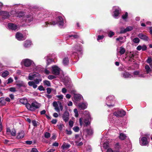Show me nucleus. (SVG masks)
Here are the masks:
<instances>
[{
    "label": "nucleus",
    "mask_w": 152,
    "mask_h": 152,
    "mask_svg": "<svg viewBox=\"0 0 152 152\" xmlns=\"http://www.w3.org/2000/svg\"><path fill=\"white\" fill-rule=\"evenodd\" d=\"M45 26H46L48 25H54L56 24H58L59 26H62L64 24L63 20L61 16H58L56 18L55 20L53 21H49L45 23Z\"/></svg>",
    "instance_id": "nucleus-1"
},
{
    "label": "nucleus",
    "mask_w": 152,
    "mask_h": 152,
    "mask_svg": "<svg viewBox=\"0 0 152 152\" xmlns=\"http://www.w3.org/2000/svg\"><path fill=\"white\" fill-rule=\"evenodd\" d=\"M126 114V112L123 110H118L114 112L113 113V115L112 114H110L108 118L110 121H112L114 120V117H113V115L119 118L125 116Z\"/></svg>",
    "instance_id": "nucleus-2"
},
{
    "label": "nucleus",
    "mask_w": 152,
    "mask_h": 152,
    "mask_svg": "<svg viewBox=\"0 0 152 152\" xmlns=\"http://www.w3.org/2000/svg\"><path fill=\"white\" fill-rule=\"evenodd\" d=\"M106 104L109 107H113L115 104V97L113 95H110L106 98Z\"/></svg>",
    "instance_id": "nucleus-3"
},
{
    "label": "nucleus",
    "mask_w": 152,
    "mask_h": 152,
    "mask_svg": "<svg viewBox=\"0 0 152 152\" xmlns=\"http://www.w3.org/2000/svg\"><path fill=\"white\" fill-rule=\"evenodd\" d=\"M40 106V104L36 102H32L31 104H26V107L28 110L33 111L36 109L39 108Z\"/></svg>",
    "instance_id": "nucleus-4"
},
{
    "label": "nucleus",
    "mask_w": 152,
    "mask_h": 152,
    "mask_svg": "<svg viewBox=\"0 0 152 152\" xmlns=\"http://www.w3.org/2000/svg\"><path fill=\"white\" fill-rule=\"evenodd\" d=\"M15 13V11L13 10L11 11L10 13L6 11L1 10L0 11V16L3 19H5L9 18L11 15L14 16Z\"/></svg>",
    "instance_id": "nucleus-5"
},
{
    "label": "nucleus",
    "mask_w": 152,
    "mask_h": 152,
    "mask_svg": "<svg viewBox=\"0 0 152 152\" xmlns=\"http://www.w3.org/2000/svg\"><path fill=\"white\" fill-rule=\"evenodd\" d=\"M21 62L23 63L24 65L26 67H29L31 65H32L33 67L35 66L34 62L29 59H24L22 60Z\"/></svg>",
    "instance_id": "nucleus-6"
},
{
    "label": "nucleus",
    "mask_w": 152,
    "mask_h": 152,
    "mask_svg": "<svg viewBox=\"0 0 152 152\" xmlns=\"http://www.w3.org/2000/svg\"><path fill=\"white\" fill-rule=\"evenodd\" d=\"M90 117H86L84 119L83 122L82 120H83V119L80 118L79 119V122L80 125L82 126L83 125H84L85 126H87L89 125L90 124Z\"/></svg>",
    "instance_id": "nucleus-7"
},
{
    "label": "nucleus",
    "mask_w": 152,
    "mask_h": 152,
    "mask_svg": "<svg viewBox=\"0 0 152 152\" xmlns=\"http://www.w3.org/2000/svg\"><path fill=\"white\" fill-rule=\"evenodd\" d=\"M24 20L26 22L30 23L34 19L33 14L31 13H30L28 15H26L23 18Z\"/></svg>",
    "instance_id": "nucleus-8"
},
{
    "label": "nucleus",
    "mask_w": 152,
    "mask_h": 152,
    "mask_svg": "<svg viewBox=\"0 0 152 152\" xmlns=\"http://www.w3.org/2000/svg\"><path fill=\"white\" fill-rule=\"evenodd\" d=\"M82 139V137L78 134L75 135V142L76 145L78 146H80L83 144V143L81 141Z\"/></svg>",
    "instance_id": "nucleus-9"
},
{
    "label": "nucleus",
    "mask_w": 152,
    "mask_h": 152,
    "mask_svg": "<svg viewBox=\"0 0 152 152\" xmlns=\"http://www.w3.org/2000/svg\"><path fill=\"white\" fill-rule=\"evenodd\" d=\"M125 59L129 61H132L134 56V53L133 52H127L126 53Z\"/></svg>",
    "instance_id": "nucleus-10"
},
{
    "label": "nucleus",
    "mask_w": 152,
    "mask_h": 152,
    "mask_svg": "<svg viewBox=\"0 0 152 152\" xmlns=\"http://www.w3.org/2000/svg\"><path fill=\"white\" fill-rule=\"evenodd\" d=\"M113 10H114L113 11L114 15L113 16L115 18H117L121 11L120 9L118 7L115 6L113 7Z\"/></svg>",
    "instance_id": "nucleus-11"
},
{
    "label": "nucleus",
    "mask_w": 152,
    "mask_h": 152,
    "mask_svg": "<svg viewBox=\"0 0 152 152\" xmlns=\"http://www.w3.org/2000/svg\"><path fill=\"white\" fill-rule=\"evenodd\" d=\"M52 72L53 74L55 75H58L60 73V68L56 65L52 66Z\"/></svg>",
    "instance_id": "nucleus-12"
},
{
    "label": "nucleus",
    "mask_w": 152,
    "mask_h": 152,
    "mask_svg": "<svg viewBox=\"0 0 152 152\" xmlns=\"http://www.w3.org/2000/svg\"><path fill=\"white\" fill-rule=\"evenodd\" d=\"M133 75H132V77H145L144 74H140V72L139 71H135L133 72Z\"/></svg>",
    "instance_id": "nucleus-13"
},
{
    "label": "nucleus",
    "mask_w": 152,
    "mask_h": 152,
    "mask_svg": "<svg viewBox=\"0 0 152 152\" xmlns=\"http://www.w3.org/2000/svg\"><path fill=\"white\" fill-rule=\"evenodd\" d=\"M149 143V142L148 141L147 138L145 137H142L140 140V144L142 146H146L148 145Z\"/></svg>",
    "instance_id": "nucleus-14"
},
{
    "label": "nucleus",
    "mask_w": 152,
    "mask_h": 152,
    "mask_svg": "<svg viewBox=\"0 0 152 152\" xmlns=\"http://www.w3.org/2000/svg\"><path fill=\"white\" fill-rule=\"evenodd\" d=\"M69 114L67 111H66L64 113L62 117L65 122H66L69 120Z\"/></svg>",
    "instance_id": "nucleus-15"
},
{
    "label": "nucleus",
    "mask_w": 152,
    "mask_h": 152,
    "mask_svg": "<svg viewBox=\"0 0 152 152\" xmlns=\"http://www.w3.org/2000/svg\"><path fill=\"white\" fill-rule=\"evenodd\" d=\"M39 76V75L37 73H31L29 74L28 76V80H34L35 77H38Z\"/></svg>",
    "instance_id": "nucleus-16"
},
{
    "label": "nucleus",
    "mask_w": 152,
    "mask_h": 152,
    "mask_svg": "<svg viewBox=\"0 0 152 152\" xmlns=\"http://www.w3.org/2000/svg\"><path fill=\"white\" fill-rule=\"evenodd\" d=\"M59 102H61L59 101L58 102L54 101L53 102V105L54 107V109L57 112H60V108H59Z\"/></svg>",
    "instance_id": "nucleus-17"
},
{
    "label": "nucleus",
    "mask_w": 152,
    "mask_h": 152,
    "mask_svg": "<svg viewBox=\"0 0 152 152\" xmlns=\"http://www.w3.org/2000/svg\"><path fill=\"white\" fill-rule=\"evenodd\" d=\"M8 27L9 29L13 30H18V27L15 24L10 23L8 24Z\"/></svg>",
    "instance_id": "nucleus-18"
},
{
    "label": "nucleus",
    "mask_w": 152,
    "mask_h": 152,
    "mask_svg": "<svg viewBox=\"0 0 152 152\" xmlns=\"http://www.w3.org/2000/svg\"><path fill=\"white\" fill-rule=\"evenodd\" d=\"M138 36L139 38L144 41H148L149 40V38L147 36L142 33L139 34Z\"/></svg>",
    "instance_id": "nucleus-19"
},
{
    "label": "nucleus",
    "mask_w": 152,
    "mask_h": 152,
    "mask_svg": "<svg viewBox=\"0 0 152 152\" xmlns=\"http://www.w3.org/2000/svg\"><path fill=\"white\" fill-rule=\"evenodd\" d=\"M88 104L86 102L80 103L78 104V107L81 109H86L87 106Z\"/></svg>",
    "instance_id": "nucleus-20"
},
{
    "label": "nucleus",
    "mask_w": 152,
    "mask_h": 152,
    "mask_svg": "<svg viewBox=\"0 0 152 152\" xmlns=\"http://www.w3.org/2000/svg\"><path fill=\"white\" fill-rule=\"evenodd\" d=\"M16 38L18 40H23L24 39L23 34L17 32L16 34Z\"/></svg>",
    "instance_id": "nucleus-21"
},
{
    "label": "nucleus",
    "mask_w": 152,
    "mask_h": 152,
    "mask_svg": "<svg viewBox=\"0 0 152 152\" xmlns=\"http://www.w3.org/2000/svg\"><path fill=\"white\" fill-rule=\"evenodd\" d=\"M132 76V75L127 72H124L122 74V77L124 78H131Z\"/></svg>",
    "instance_id": "nucleus-22"
},
{
    "label": "nucleus",
    "mask_w": 152,
    "mask_h": 152,
    "mask_svg": "<svg viewBox=\"0 0 152 152\" xmlns=\"http://www.w3.org/2000/svg\"><path fill=\"white\" fill-rule=\"evenodd\" d=\"M31 44V42L30 40H26L25 42L24 46L26 48H28L30 47Z\"/></svg>",
    "instance_id": "nucleus-23"
},
{
    "label": "nucleus",
    "mask_w": 152,
    "mask_h": 152,
    "mask_svg": "<svg viewBox=\"0 0 152 152\" xmlns=\"http://www.w3.org/2000/svg\"><path fill=\"white\" fill-rule=\"evenodd\" d=\"M82 98V96L80 94H76L74 95V98L77 101L80 100Z\"/></svg>",
    "instance_id": "nucleus-24"
},
{
    "label": "nucleus",
    "mask_w": 152,
    "mask_h": 152,
    "mask_svg": "<svg viewBox=\"0 0 152 152\" xmlns=\"http://www.w3.org/2000/svg\"><path fill=\"white\" fill-rule=\"evenodd\" d=\"M24 136V132L22 131L19 132L17 136V138L18 139H22L23 137Z\"/></svg>",
    "instance_id": "nucleus-25"
},
{
    "label": "nucleus",
    "mask_w": 152,
    "mask_h": 152,
    "mask_svg": "<svg viewBox=\"0 0 152 152\" xmlns=\"http://www.w3.org/2000/svg\"><path fill=\"white\" fill-rule=\"evenodd\" d=\"M77 50H76V54L79 56L81 55L82 53L81 48L78 46H77Z\"/></svg>",
    "instance_id": "nucleus-26"
},
{
    "label": "nucleus",
    "mask_w": 152,
    "mask_h": 152,
    "mask_svg": "<svg viewBox=\"0 0 152 152\" xmlns=\"http://www.w3.org/2000/svg\"><path fill=\"white\" fill-rule=\"evenodd\" d=\"M133 29L132 27L131 26H128L126 28L124 29V30H122L121 33H125L127 31H131Z\"/></svg>",
    "instance_id": "nucleus-27"
},
{
    "label": "nucleus",
    "mask_w": 152,
    "mask_h": 152,
    "mask_svg": "<svg viewBox=\"0 0 152 152\" xmlns=\"http://www.w3.org/2000/svg\"><path fill=\"white\" fill-rule=\"evenodd\" d=\"M145 71L147 74L149 73L151 71V69L150 66L148 65H146L145 67Z\"/></svg>",
    "instance_id": "nucleus-28"
},
{
    "label": "nucleus",
    "mask_w": 152,
    "mask_h": 152,
    "mask_svg": "<svg viewBox=\"0 0 152 152\" xmlns=\"http://www.w3.org/2000/svg\"><path fill=\"white\" fill-rule=\"evenodd\" d=\"M70 147V145L67 143H64L63 144L61 148L63 150L67 149Z\"/></svg>",
    "instance_id": "nucleus-29"
},
{
    "label": "nucleus",
    "mask_w": 152,
    "mask_h": 152,
    "mask_svg": "<svg viewBox=\"0 0 152 152\" xmlns=\"http://www.w3.org/2000/svg\"><path fill=\"white\" fill-rule=\"evenodd\" d=\"M20 102L21 103L23 104H26H26H27V99L25 98H23L20 99Z\"/></svg>",
    "instance_id": "nucleus-30"
},
{
    "label": "nucleus",
    "mask_w": 152,
    "mask_h": 152,
    "mask_svg": "<svg viewBox=\"0 0 152 152\" xmlns=\"http://www.w3.org/2000/svg\"><path fill=\"white\" fill-rule=\"evenodd\" d=\"M16 85L19 87H21L25 86V84L23 81H20L16 84Z\"/></svg>",
    "instance_id": "nucleus-31"
},
{
    "label": "nucleus",
    "mask_w": 152,
    "mask_h": 152,
    "mask_svg": "<svg viewBox=\"0 0 152 152\" xmlns=\"http://www.w3.org/2000/svg\"><path fill=\"white\" fill-rule=\"evenodd\" d=\"M84 132H86L87 133V135H92L93 133V131L91 129H86Z\"/></svg>",
    "instance_id": "nucleus-32"
},
{
    "label": "nucleus",
    "mask_w": 152,
    "mask_h": 152,
    "mask_svg": "<svg viewBox=\"0 0 152 152\" xmlns=\"http://www.w3.org/2000/svg\"><path fill=\"white\" fill-rule=\"evenodd\" d=\"M6 104V102L4 97L0 98V106H2Z\"/></svg>",
    "instance_id": "nucleus-33"
},
{
    "label": "nucleus",
    "mask_w": 152,
    "mask_h": 152,
    "mask_svg": "<svg viewBox=\"0 0 152 152\" xmlns=\"http://www.w3.org/2000/svg\"><path fill=\"white\" fill-rule=\"evenodd\" d=\"M69 63V59L68 58H65L63 59V63L64 65H67Z\"/></svg>",
    "instance_id": "nucleus-34"
},
{
    "label": "nucleus",
    "mask_w": 152,
    "mask_h": 152,
    "mask_svg": "<svg viewBox=\"0 0 152 152\" xmlns=\"http://www.w3.org/2000/svg\"><path fill=\"white\" fill-rule=\"evenodd\" d=\"M9 74V72L7 71L6 70L2 73L1 76L3 77H7Z\"/></svg>",
    "instance_id": "nucleus-35"
},
{
    "label": "nucleus",
    "mask_w": 152,
    "mask_h": 152,
    "mask_svg": "<svg viewBox=\"0 0 152 152\" xmlns=\"http://www.w3.org/2000/svg\"><path fill=\"white\" fill-rule=\"evenodd\" d=\"M16 14V16L19 18H20L25 15V13L24 12L21 11Z\"/></svg>",
    "instance_id": "nucleus-36"
},
{
    "label": "nucleus",
    "mask_w": 152,
    "mask_h": 152,
    "mask_svg": "<svg viewBox=\"0 0 152 152\" xmlns=\"http://www.w3.org/2000/svg\"><path fill=\"white\" fill-rule=\"evenodd\" d=\"M119 138L121 140H124L126 137V134L123 133H121L120 134Z\"/></svg>",
    "instance_id": "nucleus-37"
},
{
    "label": "nucleus",
    "mask_w": 152,
    "mask_h": 152,
    "mask_svg": "<svg viewBox=\"0 0 152 152\" xmlns=\"http://www.w3.org/2000/svg\"><path fill=\"white\" fill-rule=\"evenodd\" d=\"M146 61L150 65L152 68V58L149 57L147 60Z\"/></svg>",
    "instance_id": "nucleus-38"
},
{
    "label": "nucleus",
    "mask_w": 152,
    "mask_h": 152,
    "mask_svg": "<svg viewBox=\"0 0 152 152\" xmlns=\"http://www.w3.org/2000/svg\"><path fill=\"white\" fill-rule=\"evenodd\" d=\"M125 49L122 47H121L120 48L119 53L121 55L124 54L125 52Z\"/></svg>",
    "instance_id": "nucleus-39"
},
{
    "label": "nucleus",
    "mask_w": 152,
    "mask_h": 152,
    "mask_svg": "<svg viewBox=\"0 0 152 152\" xmlns=\"http://www.w3.org/2000/svg\"><path fill=\"white\" fill-rule=\"evenodd\" d=\"M43 82L45 85H46L48 86H50L51 84L49 81L47 80H44Z\"/></svg>",
    "instance_id": "nucleus-40"
},
{
    "label": "nucleus",
    "mask_w": 152,
    "mask_h": 152,
    "mask_svg": "<svg viewBox=\"0 0 152 152\" xmlns=\"http://www.w3.org/2000/svg\"><path fill=\"white\" fill-rule=\"evenodd\" d=\"M131 39L132 40L133 42L134 43H139L140 41V39L137 37H136L133 39H132V37H131Z\"/></svg>",
    "instance_id": "nucleus-41"
},
{
    "label": "nucleus",
    "mask_w": 152,
    "mask_h": 152,
    "mask_svg": "<svg viewBox=\"0 0 152 152\" xmlns=\"http://www.w3.org/2000/svg\"><path fill=\"white\" fill-rule=\"evenodd\" d=\"M68 36L69 38H71V39L77 38L79 37L76 34L69 35Z\"/></svg>",
    "instance_id": "nucleus-42"
},
{
    "label": "nucleus",
    "mask_w": 152,
    "mask_h": 152,
    "mask_svg": "<svg viewBox=\"0 0 152 152\" xmlns=\"http://www.w3.org/2000/svg\"><path fill=\"white\" fill-rule=\"evenodd\" d=\"M104 36V35H99L97 37V40L98 41L103 39Z\"/></svg>",
    "instance_id": "nucleus-43"
},
{
    "label": "nucleus",
    "mask_w": 152,
    "mask_h": 152,
    "mask_svg": "<svg viewBox=\"0 0 152 152\" xmlns=\"http://www.w3.org/2000/svg\"><path fill=\"white\" fill-rule=\"evenodd\" d=\"M83 114L86 117H86H88L90 118V115L89 113L87 111H84L83 113Z\"/></svg>",
    "instance_id": "nucleus-44"
},
{
    "label": "nucleus",
    "mask_w": 152,
    "mask_h": 152,
    "mask_svg": "<svg viewBox=\"0 0 152 152\" xmlns=\"http://www.w3.org/2000/svg\"><path fill=\"white\" fill-rule=\"evenodd\" d=\"M109 143L107 142H104L103 144V147L105 149H106L108 147Z\"/></svg>",
    "instance_id": "nucleus-45"
},
{
    "label": "nucleus",
    "mask_w": 152,
    "mask_h": 152,
    "mask_svg": "<svg viewBox=\"0 0 152 152\" xmlns=\"http://www.w3.org/2000/svg\"><path fill=\"white\" fill-rule=\"evenodd\" d=\"M73 129L75 132H77L79 131V128L78 126H76L73 127Z\"/></svg>",
    "instance_id": "nucleus-46"
},
{
    "label": "nucleus",
    "mask_w": 152,
    "mask_h": 152,
    "mask_svg": "<svg viewBox=\"0 0 152 152\" xmlns=\"http://www.w3.org/2000/svg\"><path fill=\"white\" fill-rule=\"evenodd\" d=\"M44 136L45 138H48L50 136V133L48 132H46L44 134Z\"/></svg>",
    "instance_id": "nucleus-47"
},
{
    "label": "nucleus",
    "mask_w": 152,
    "mask_h": 152,
    "mask_svg": "<svg viewBox=\"0 0 152 152\" xmlns=\"http://www.w3.org/2000/svg\"><path fill=\"white\" fill-rule=\"evenodd\" d=\"M128 14L127 12H126L122 16V18L124 20H125L127 17Z\"/></svg>",
    "instance_id": "nucleus-48"
},
{
    "label": "nucleus",
    "mask_w": 152,
    "mask_h": 152,
    "mask_svg": "<svg viewBox=\"0 0 152 152\" xmlns=\"http://www.w3.org/2000/svg\"><path fill=\"white\" fill-rule=\"evenodd\" d=\"M34 82H35V83L36 84H38L40 82H41L42 81V79L41 78H40V79H37H37H35L34 80Z\"/></svg>",
    "instance_id": "nucleus-49"
},
{
    "label": "nucleus",
    "mask_w": 152,
    "mask_h": 152,
    "mask_svg": "<svg viewBox=\"0 0 152 152\" xmlns=\"http://www.w3.org/2000/svg\"><path fill=\"white\" fill-rule=\"evenodd\" d=\"M108 36L109 37H111L114 35V33L113 31H109V32L108 33Z\"/></svg>",
    "instance_id": "nucleus-50"
},
{
    "label": "nucleus",
    "mask_w": 152,
    "mask_h": 152,
    "mask_svg": "<svg viewBox=\"0 0 152 152\" xmlns=\"http://www.w3.org/2000/svg\"><path fill=\"white\" fill-rule=\"evenodd\" d=\"M106 152H120L118 151L115 150L113 151L111 148H108Z\"/></svg>",
    "instance_id": "nucleus-51"
},
{
    "label": "nucleus",
    "mask_w": 152,
    "mask_h": 152,
    "mask_svg": "<svg viewBox=\"0 0 152 152\" xmlns=\"http://www.w3.org/2000/svg\"><path fill=\"white\" fill-rule=\"evenodd\" d=\"M48 79L51 80L56 78V77L55 76L50 75L48 76Z\"/></svg>",
    "instance_id": "nucleus-52"
},
{
    "label": "nucleus",
    "mask_w": 152,
    "mask_h": 152,
    "mask_svg": "<svg viewBox=\"0 0 152 152\" xmlns=\"http://www.w3.org/2000/svg\"><path fill=\"white\" fill-rule=\"evenodd\" d=\"M57 126L59 129L61 130L63 128L64 125H63V124H61L59 125H58Z\"/></svg>",
    "instance_id": "nucleus-53"
},
{
    "label": "nucleus",
    "mask_w": 152,
    "mask_h": 152,
    "mask_svg": "<svg viewBox=\"0 0 152 152\" xmlns=\"http://www.w3.org/2000/svg\"><path fill=\"white\" fill-rule=\"evenodd\" d=\"M47 64L48 65H49L50 63H51L52 61V59H50V58H47Z\"/></svg>",
    "instance_id": "nucleus-54"
},
{
    "label": "nucleus",
    "mask_w": 152,
    "mask_h": 152,
    "mask_svg": "<svg viewBox=\"0 0 152 152\" xmlns=\"http://www.w3.org/2000/svg\"><path fill=\"white\" fill-rule=\"evenodd\" d=\"M123 38L122 37H120L116 38V40L117 41H120L122 43L124 42L121 41V40H123Z\"/></svg>",
    "instance_id": "nucleus-55"
},
{
    "label": "nucleus",
    "mask_w": 152,
    "mask_h": 152,
    "mask_svg": "<svg viewBox=\"0 0 152 152\" xmlns=\"http://www.w3.org/2000/svg\"><path fill=\"white\" fill-rule=\"evenodd\" d=\"M10 91L12 92H15L16 91V88L14 87H11L9 89Z\"/></svg>",
    "instance_id": "nucleus-56"
},
{
    "label": "nucleus",
    "mask_w": 152,
    "mask_h": 152,
    "mask_svg": "<svg viewBox=\"0 0 152 152\" xmlns=\"http://www.w3.org/2000/svg\"><path fill=\"white\" fill-rule=\"evenodd\" d=\"M38 89L39 91H43L45 90L43 86H39L38 87Z\"/></svg>",
    "instance_id": "nucleus-57"
},
{
    "label": "nucleus",
    "mask_w": 152,
    "mask_h": 152,
    "mask_svg": "<svg viewBox=\"0 0 152 152\" xmlns=\"http://www.w3.org/2000/svg\"><path fill=\"white\" fill-rule=\"evenodd\" d=\"M13 81V79L11 78L10 77L9 78L8 80V82L7 83V84H9L10 83H12Z\"/></svg>",
    "instance_id": "nucleus-58"
},
{
    "label": "nucleus",
    "mask_w": 152,
    "mask_h": 152,
    "mask_svg": "<svg viewBox=\"0 0 152 152\" xmlns=\"http://www.w3.org/2000/svg\"><path fill=\"white\" fill-rule=\"evenodd\" d=\"M142 50L143 51H144V50H146L147 49V47L145 45H143L142 46Z\"/></svg>",
    "instance_id": "nucleus-59"
},
{
    "label": "nucleus",
    "mask_w": 152,
    "mask_h": 152,
    "mask_svg": "<svg viewBox=\"0 0 152 152\" xmlns=\"http://www.w3.org/2000/svg\"><path fill=\"white\" fill-rule=\"evenodd\" d=\"M47 92L48 94H50L51 92V88H48L46 89Z\"/></svg>",
    "instance_id": "nucleus-60"
},
{
    "label": "nucleus",
    "mask_w": 152,
    "mask_h": 152,
    "mask_svg": "<svg viewBox=\"0 0 152 152\" xmlns=\"http://www.w3.org/2000/svg\"><path fill=\"white\" fill-rule=\"evenodd\" d=\"M66 133L68 135H71L72 134V132L71 130L66 129Z\"/></svg>",
    "instance_id": "nucleus-61"
},
{
    "label": "nucleus",
    "mask_w": 152,
    "mask_h": 152,
    "mask_svg": "<svg viewBox=\"0 0 152 152\" xmlns=\"http://www.w3.org/2000/svg\"><path fill=\"white\" fill-rule=\"evenodd\" d=\"M73 122L72 121H70L69 122V125L70 127H72L73 126Z\"/></svg>",
    "instance_id": "nucleus-62"
},
{
    "label": "nucleus",
    "mask_w": 152,
    "mask_h": 152,
    "mask_svg": "<svg viewBox=\"0 0 152 152\" xmlns=\"http://www.w3.org/2000/svg\"><path fill=\"white\" fill-rule=\"evenodd\" d=\"M51 122L53 124H55L57 122V120L56 119H53L51 121Z\"/></svg>",
    "instance_id": "nucleus-63"
},
{
    "label": "nucleus",
    "mask_w": 152,
    "mask_h": 152,
    "mask_svg": "<svg viewBox=\"0 0 152 152\" xmlns=\"http://www.w3.org/2000/svg\"><path fill=\"white\" fill-rule=\"evenodd\" d=\"M115 148L117 149H118L120 148V146L118 143H117L115 144Z\"/></svg>",
    "instance_id": "nucleus-64"
}]
</instances>
